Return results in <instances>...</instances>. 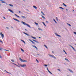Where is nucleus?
<instances>
[{
	"label": "nucleus",
	"mask_w": 76,
	"mask_h": 76,
	"mask_svg": "<svg viewBox=\"0 0 76 76\" xmlns=\"http://www.w3.org/2000/svg\"><path fill=\"white\" fill-rule=\"evenodd\" d=\"M12 63V64H14L15 65V66H17V65H16V64L14 63Z\"/></svg>",
	"instance_id": "33"
},
{
	"label": "nucleus",
	"mask_w": 76,
	"mask_h": 76,
	"mask_svg": "<svg viewBox=\"0 0 76 76\" xmlns=\"http://www.w3.org/2000/svg\"><path fill=\"white\" fill-rule=\"evenodd\" d=\"M38 29H39V31H42V30L40 28H38Z\"/></svg>",
	"instance_id": "31"
},
{
	"label": "nucleus",
	"mask_w": 76,
	"mask_h": 76,
	"mask_svg": "<svg viewBox=\"0 0 76 76\" xmlns=\"http://www.w3.org/2000/svg\"><path fill=\"white\" fill-rule=\"evenodd\" d=\"M20 66H21L22 67H26V64H20Z\"/></svg>",
	"instance_id": "2"
},
{
	"label": "nucleus",
	"mask_w": 76,
	"mask_h": 76,
	"mask_svg": "<svg viewBox=\"0 0 76 76\" xmlns=\"http://www.w3.org/2000/svg\"><path fill=\"white\" fill-rule=\"evenodd\" d=\"M74 34H75V35H76V32H74Z\"/></svg>",
	"instance_id": "47"
},
{
	"label": "nucleus",
	"mask_w": 76,
	"mask_h": 76,
	"mask_svg": "<svg viewBox=\"0 0 76 76\" xmlns=\"http://www.w3.org/2000/svg\"><path fill=\"white\" fill-rule=\"evenodd\" d=\"M67 24L68 25H69V26H71V25L67 23Z\"/></svg>",
	"instance_id": "30"
},
{
	"label": "nucleus",
	"mask_w": 76,
	"mask_h": 76,
	"mask_svg": "<svg viewBox=\"0 0 76 76\" xmlns=\"http://www.w3.org/2000/svg\"><path fill=\"white\" fill-rule=\"evenodd\" d=\"M44 46L45 47H46V48H47V49H48V48H47V46H46V45H44Z\"/></svg>",
	"instance_id": "35"
},
{
	"label": "nucleus",
	"mask_w": 76,
	"mask_h": 76,
	"mask_svg": "<svg viewBox=\"0 0 76 76\" xmlns=\"http://www.w3.org/2000/svg\"><path fill=\"white\" fill-rule=\"evenodd\" d=\"M2 34H2V32H1L0 33V35H1Z\"/></svg>",
	"instance_id": "50"
},
{
	"label": "nucleus",
	"mask_w": 76,
	"mask_h": 76,
	"mask_svg": "<svg viewBox=\"0 0 76 76\" xmlns=\"http://www.w3.org/2000/svg\"><path fill=\"white\" fill-rule=\"evenodd\" d=\"M7 73H9V74H10L11 75V73H10V72H7Z\"/></svg>",
	"instance_id": "48"
},
{
	"label": "nucleus",
	"mask_w": 76,
	"mask_h": 76,
	"mask_svg": "<svg viewBox=\"0 0 76 76\" xmlns=\"http://www.w3.org/2000/svg\"><path fill=\"white\" fill-rule=\"evenodd\" d=\"M56 20H57L58 21V18H57V17H56Z\"/></svg>",
	"instance_id": "42"
},
{
	"label": "nucleus",
	"mask_w": 76,
	"mask_h": 76,
	"mask_svg": "<svg viewBox=\"0 0 76 76\" xmlns=\"http://www.w3.org/2000/svg\"><path fill=\"white\" fill-rule=\"evenodd\" d=\"M33 47H34V48H35L36 49V50H38V48H37V47H36V46H35V45H33Z\"/></svg>",
	"instance_id": "12"
},
{
	"label": "nucleus",
	"mask_w": 76,
	"mask_h": 76,
	"mask_svg": "<svg viewBox=\"0 0 76 76\" xmlns=\"http://www.w3.org/2000/svg\"><path fill=\"white\" fill-rule=\"evenodd\" d=\"M0 58H3L2 57H1V56L0 55Z\"/></svg>",
	"instance_id": "44"
},
{
	"label": "nucleus",
	"mask_w": 76,
	"mask_h": 76,
	"mask_svg": "<svg viewBox=\"0 0 76 76\" xmlns=\"http://www.w3.org/2000/svg\"><path fill=\"white\" fill-rule=\"evenodd\" d=\"M6 28H7V29H9V28L8 27H6Z\"/></svg>",
	"instance_id": "36"
},
{
	"label": "nucleus",
	"mask_w": 76,
	"mask_h": 76,
	"mask_svg": "<svg viewBox=\"0 0 76 76\" xmlns=\"http://www.w3.org/2000/svg\"><path fill=\"white\" fill-rule=\"evenodd\" d=\"M64 6H65V7H67V5H64Z\"/></svg>",
	"instance_id": "51"
},
{
	"label": "nucleus",
	"mask_w": 76,
	"mask_h": 76,
	"mask_svg": "<svg viewBox=\"0 0 76 76\" xmlns=\"http://www.w3.org/2000/svg\"><path fill=\"white\" fill-rule=\"evenodd\" d=\"M35 24H36V25H38V23H37L36 22H35Z\"/></svg>",
	"instance_id": "38"
},
{
	"label": "nucleus",
	"mask_w": 76,
	"mask_h": 76,
	"mask_svg": "<svg viewBox=\"0 0 76 76\" xmlns=\"http://www.w3.org/2000/svg\"><path fill=\"white\" fill-rule=\"evenodd\" d=\"M63 4L64 6L65 5V4H64V3H63Z\"/></svg>",
	"instance_id": "55"
},
{
	"label": "nucleus",
	"mask_w": 76,
	"mask_h": 76,
	"mask_svg": "<svg viewBox=\"0 0 76 76\" xmlns=\"http://www.w3.org/2000/svg\"><path fill=\"white\" fill-rule=\"evenodd\" d=\"M11 28H12V29H13V27L11 26Z\"/></svg>",
	"instance_id": "56"
},
{
	"label": "nucleus",
	"mask_w": 76,
	"mask_h": 76,
	"mask_svg": "<svg viewBox=\"0 0 76 76\" xmlns=\"http://www.w3.org/2000/svg\"><path fill=\"white\" fill-rule=\"evenodd\" d=\"M37 54L38 56H39V54Z\"/></svg>",
	"instance_id": "60"
},
{
	"label": "nucleus",
	"mask_w": 76,
	"mask_h": 76,
	"mask_svg": "<svg viewBox=\"0 0 76 76\" xmlns=\"http://www.w3.org/2000/svg\"><path fill=\"white\" fill-rule=\"evenodd\" d=\"M48 72H49L50 73V74H51V75H53V74H52V73L51 72H50V71L48 70Z\"/></svg>",
	"instance_id": "29"
},
{
	"label": "nucleus",
	"mask_w": 76,
	"mask_h": 76,
	"mask_svg": "<svg viewBox=\"0 0 76 76\" xmlns=\"http://www.w3.org/2000/svg\"><path fill=\"white\" fill-rule=\"evenodd\" d=\"M53 20H54V22H55V23H57V22H56V20H55L54 19H53Z\"/></svg>",
	"instance_id": "26"
},
{
	"label": "nucleus",
	"mask_w": 76,
	"mask_h": 76,
	"mask_svg": "<svg viewBox=\"0 0 76 76\" xmlns=\"http://www.w3.org/2000/svg\"><path fill=\"white\" fill-rule=\"evenodd\" d=\"M0 42H2V43H3V41L0 40Z\"/></svg>",
	"instance_id": "46"
},
{
	"label": "nucleus",
	"mask_w": 76,
	"mask_h": 76,
	"mask_svg": "<svg viewBox=\"0 0 76 76\" xmlns=\"http://www.w3.org/2000/svg\"><path fill=\"white\" fill-rule=\"evenodd\" d=\"M18 67V65H16Z\"/></svg>",
	"instance_id": "63"
},
{
	"label": "nucleus",
	"mask_w": 76,
	"mask_h": 76,
	"mask_svg": "<svg viewBox=\"0 0 76 76\" xmlns=\"http://www.w3.org/2000/svg\"><path fill=\"white\" fill-rule=\"evenodd\" d=\"M66 10L67 11V10H68L67 9H66Z\"/></svg>",
	"instance_id": "62"
},
{
	"label": "nucleus",
	"mask_w": 76,
	"mask_h": 76,
	"mask_svg": "<svg viewBox=\"0 0 76 76\" xmlns=\"http://www.w3.org/2000/svg\"><path fill=\"white\" fill-rule=\"evenodd\" d=\"M29 41H30L32 43H33V44H35V43H34V42L33 41H32L30 39H29Z\"/></svg>",
	"instance_id": "7"
},
{
	"label": "nucleus",
	"mask_w": 76,
	"mask_h": 76,
	"mask_svg": "<svg viewBox=\"0 0 76 76\" xmlns=\"http://www.w3.org/2000/svg\"><path fill=\"white\" fill-rule=\"evenodd\" d=\"M44 66H46V67H47V65L45 64V65H44Z\"/></svg>",
	"instance_id": "45"
},
{
	"label": "nucleus",
	"mask_w": 76,
	"mask_h": 76,
	"mask_svg": "<svg viewBox=\"0 0 76 76\" xmlns=\"http://www.w3.org/2000/svg\"><path fill=\"white\" fill-rule=\"evenodd\" d=\"M42 23H43V25H44L45 26H46V25H45V23H44V22H42Z\"/></svg>",
	"instance_id": "27"
},
{
	"label": "nucleus",
	"mask_w": 76,
	"mask_h": 76,
	"mask_svg": "<svg viewBox=\"0 0 76 76\" xmlns=\"http://www.w3.org/2000/svg\"><path fill=\"white\" fill-rule=\"evenodd\" d=\"M36 60L37 62H38L39 61H38L37 59H36Z\"/></svg>",
	"instance_id": "40"
},
{
	"label": "nucleus",
	"mask_w": 76,
	"mask_h": 76,
	"mask_svg": "<svg viewBox=\"0 0 76 76\" xmlns=\"http://www.w3.org/2000/svg\"><path fill=\"white\" fill-rule=\"evenodd\" d=\"M57 70H58V71H60V69H58Z\"/></svg>",
	"instance_id": "49"
},
{
	"label": "nucleus",
	"mask_w": 76,
	"mask_h": 76,
	"mask_svg": "<svg viewBox=\"0 0 76 76\" xmlns=\"http://www.w3.org/2000/svg\"><path fill=\"white\" fill-rule=\"evenodd\" d=\"M25 31H28V30H27L26 29H25Z\"/></svg>",
	"instance_id": "53"
},
{
	"label": "nucleus",
	"mask_w": 76,
	"mask_h": 76,
	"mask_svg": "<svg viewBox=\"0 0 76 76\" xmlns=\"http://www.w3.org/2000/svg\"><path fill=\"white\" fill-rule=\"evenodd\" d=\"M41 13H42V15H45V14H44V12H42V11L41 12Z\"/></svg>",
	"instance_id": "19"
},
{
	"label": "nucleus",
	"mask_w": 76,
	"mask_h": 76,
	"mask_svg": "<svg viewBox=\"0 0 76 76\" xmlns=\"http://www.w3.org/2000/svg\"><path fill=\"white\" fill-rule=\"evenodd\" d=\"M23 34H25L26 35H27V36H30L28 34L26 33L25 32H23Z\"/></svg>",
	"instance_id": "10"
},
{
	"label": "nucleus",
	"mask_w": 76,
	"mask_h": 76,
	"mask_svg": "<svg viewBox=\"0 0 76 76\" xmlns=\"http://www.w3.org/2000/svg\"><path fill=\"white\" fill-rule=\"evenodd\" d=\"M3 18L4 19H6V17H3Z\"/></svg>",
	"instance_id": "43"
},
{
	"label": "nucleus",
	"mask_w": 76,
	"mask_h": 76,
	"mask_svg": "<svg viewBox=\"0 0 76 76\" xmlns=\"http://www.w3.org/2000/svg\"><path fill=\"white\" fill-rule=\"evenodd\" d=\"M49 56L50 57H53V58H55L56 59V57H55V56H53L50 54H49Z\"/></svg>",
	"instance_id": "3"
},
{
	"label": "nucleus",
	"mask_w": 76,
	"mask_h": 76,
	"mask_svg": "<svg viewBox=\"0 0 76 76\" xmlns=\"http://www.w3.org/2000/svg\"><path fill=\"white\" fill-rule=\"evenodd\" d=\"M13 19H14V20H15L16 21H17V22H20V21H19L17 19L13 18Z\"/></svg>",
	"instance_id": "4"
},
{
	"label": "nucleus",
	"mask_w": 76,
	"mask_h": 76,
	"mask_svg": "<svg viewBox=\"0 0 76 76\" xmlns=\"http://www.w3.org/2000/svg\"><path fill=\"white\" fill-rule=\"evenodd\" d=\"M69 46L70 47H72V48H73V47L72 46H71V45H69Z\"/></svg>",
	"instance_id": "39"
},
{
	"label": "nucleus",
	"mask_w": 76,
	"mask_h": 76,
	"mask_svg": "<svg viewBox=\"0 0 76 76\" xmlns=\"http://www.w3.org/2000/svg\"><path fill=\"white\" fill-rule=\"evenodd\" d=\"M21 23H23V25H26L28 27H29V28H31V26L27 24H26V23H25V22H23V21L21 22Z\"/></svg>",
	"instance_id": "1"
},
{
	"label": "nucleus",
	"mask_w": 76,
	"mask_h": 76,
	"mask_svg": "<svg viewBox=\"0 0 76 76\" xmlns=\"http://www.w3.org/2000/svg\"><path fill=\"white\" fill-rule=\"evenodd\" d=\"M15 16H16L17 17V18H20V17H19V16L15 14Z\"/></svg>",
	"instance_id": "16"
},
{
	"label": "nucleus",
	"mask_w": 76,
	"mask_h": 76,
	"mask_svg": "<svg viewBox=\"0 0 76 76\" xmlns=\"http://www.w3.org/2000/svg\"><path fill=\"white\" fill-rule=\"evenodd\" d=\"M21 16L22 18H24L25 19V18H26V17H25L24 16L22 15Z\"/></svg>",
	"instance_id": "22"
},
{
	"label": "nucleus",
	"mask_w": 76,
	"mask_h": 76,
	"mask_svg": "<svg viewBox=\"0 0 76 76\" xmlns=\"http://www.w3.org/2000/svg\"><path fill=\"white\" fill-rule=\"evenodd\" d=\"M19 59L21 62H23V60L21 59L20 57Z\"/></svg>",
	"instance_id": "11"
},
{
	"label": "nucleus",
	"mask_w": 76,
	"mask_h": 76,
	"mask_svg": "<svg viewBox=\"0 0 76 76\" xmlns=\"http://www.w3.org/2000/svg\"><path fill=\"white\" fill-rule=\"evenodd\" d=\"M21 51H23V52H24V50L22 49L21 48Z\"/></svg>",
	"instance_id": "32"
},
{
	"label": "nucleus",
	"mask_w": 76,
	"mask_h": 76,
	"mask_svg": "<svg viewBox=\"0 0 76 76\" xmlns=\"http://www.w3.org/2000/svg\"><path fill=\"white\" fill-rule=\"evenodd\" d=\"M1 37L3 39V38H4V34H2L1 35Z\"/></svg>",
	"instance_id": "14"
},
{
	"label": "nucleus",
	"mask_w": 76,
	"mask_h": 76,
	"mask_svg": "<svg viewBox=\"0 0 76 76\" xmlns=\"http://www.w3.org/2000/svg\"><path fill=\"white\" fill-rule=\"evenodd\" d=\"M1 2L2 3H6V2L4 1H1Z\"/></svg>",
	"instance_id": "20"
},
{
	"label": "nucleus",
	"mask_w": 76,
	"mask_h": 76,
	"mask_svg": "<svg viewBox=\"0 0 76 76\" xmlns=\"http://www.w3.org/2000/svg\"><path fill=\"white\" fill-rule=\"evenodd\" d=\"M23 62H27V61L25 60H23Z\"/></svg>",
	"instance_id": "23"
},
{
	"label": "nucleus",
	"mask_w": 76,
	"mask_h": 76,
	"mask_svg": "<svg viewBox=\"0 0 76 76\" xmlns=\"http://www.w3.org/2000/svg\"><path fill=\"white\" fill-rule=\"evenodd\" d=\"M18 67H20V66H18Z\"/></svg>",
	"instance_id": "64"
},
{
	"label": "nucleus",
	"mask_w": 76,
	"mask_h": 76,
	"mask_svg": "<svg viewBox=\"0 0 76 76\" xmlns=\"http://www.w3.org/2000/svg\"><path fill=\"white\" fill-rule=\"evenodd\" d=\"M55 34L56 36H58V37H61V36L58 35L57 33H56Z\"/></svg>",
	"instance_id": "8"
},
{
	"label": "nucleus",
	"mask_w": 76,
	"mask_h": 76,
	"mask_svg": "<svg viewBox=\"0 0 76 76\" xmlns=\"http://www.w3.org/2000/svg\"><path fill=\"white\" fill-rule=\"evenodd\" d=\"M2 49H3V48H0V51L1 50H2Z\"/></svg>",
	"instance_id": "41"
},
{
	"label": "nucleus",
	"mask_w": 76,
	"mask_h": 76,
	"mask_svg": "<svg viewBox=\"0 0 76 76\" xmlns=\"http://www.w3.org/2000/svg\"><path fill=\"white\" fill-rule=\"evenodd\" d=\"M18 12H19V13H20V11H19Z\"/></svg>",
	"instance_id": "57"
},
{
	"label": "nucleus",
	"mask_w": 76,
	"mask_h": 76,
	"mask_svg": "<svg viewBox=\"0 0 76 76\" xmlns=\"http://www.w3.org/2000/svg\"><path fill=\"white\" fill-rule=\"evenodd\" d=\"M8 10L9 11H10V12H11V13H14V12H13V11L9 9H8Z\"/></svg>",
	"instance_id": "6"
},
{
	"label": "nucleus",
	"mask_w": 76,
	"mask_h": 76,
	"mask_svg": "<svg viewBox=\"0 0 76 76\" xmlns=\"http://www.w3.org/2000/svg\"><path fill=\"white\" fill-rule=\"evenodd\" d=\"M63 51H64V53L66 54H67V53L66 52V51H65V50H63Z\"/></svg>",
	"instance_id": "25"
},
{
	"label": "nucleus",
	"mask_w": 76,
	"mask_h": 76,
	"mask_svg": "<svg viewBox=\"0 0 76 76\" xmlns=\"http://www.w3.org/2000/svg\"><path fill=\"white\" fill-rule=\"evenodd\" d=\"M46 23H48V21H46Z\"/></svg>",
	"instance_id": "58"
},
{
	"label": "nucleus",
	"mask_w": 76,
	"mask_h": 76,
	"mask_svg": "<svg viewBox=\"0 0 76 76\" xmlns=\"http://www.w3.org/2000/svg\"><path fill=\"white\" fill-rule=\"evenodd\" d=\"M42 18H43V19H45V17H44V16H42Z\"/></svg>",
	"instance_id": "24"
},
{
	"label": "nucleus",
	"mask_w": 76,
	"mask_h": 76,
	"mask_svg": "<svg viewBox=\"0 0 76 76\" xmlns=\"http://www.w3.org/2000/svg\"><path fill=\"white\" fill-rule=\"evenodd\" d=\"M33 7L35 9H37V7H36L35 6H33Z\"/></svg>",
	"instance_id": "15"
},
{
	"label": "nucleus",
	"mask_w": 76,
	"mask_h": 76,
	"mask_svg": "<svg viewBox=\"0 0 76 76\" xmlns=\"http://www.w3.org/2000/svg\"><path fill=\"white\" fill-rule=\"evenodd\" d=\"M11 61H12V62H14V60H13V59H12V60H11Z\"/></svg>",
	"instance_id": "37"
},
{
	"label": "nucleus",
	"mask_w": 76,
	"mask_h": 76,
	"mask_svg": "<svg viewBox=\"0 0 76 76\" xmlns=\"http://www.w3.org/2000/svg\"><path fill=\"white\" fill-rule=\"evenodd\" d=\"M31 38H33V39H36L37 38L35 37H34L32 36H31Z\"/></svg>",
	"instance_id": "18"
},
{
	"label": "nucleus",
	"mask_w": 76,
	"mask_h": 76,
	"mask_svg": "<svg viewBox=\"0 0 76 76\" xmlns=\"http://www.w3.org/2000/svg\"><path fill=\"white\" fill-rule=\"evenodd\" d=\"M68 70H69L70 72H71V73H73V72L72 70L70 69H68Z\"/></svg>",
	"instance_id": "9"
},
{
	"label": "nucleus",
	"mask_w": 76,
	"mask_h": 76,
	"mask_svg": "<svg viewBox=\"0 0 76 76\" xmlns=\"http://www.w3.org/2000/svg\"><path fill=\"white\" fill-rule=\"evenodd\" d=\"M9 6H11V7H13V5L12 4H9Z\"/></svg>",
	"instance_id": "17"
},
{
	"label": "nucleus",
	"mask_w": 76,
	"mask_h": 76,
	"mask_svg": "<svg viewBox=\"0 0 76 76\" xmlns=\"http://www.w3.org/2000/svg\"><path fill=\"white\" fill-rule=\"evenodd\" d=\"M20 40L21 41H22V42H23L24 44H25V41H23V40L21 39Z\"/></svg>",
	"instance_id": "21"
},
{
	"label": "nucleus",
	"mask_w": 76,
	"mask_h": 76,
	"mask_svg": "<svg viewBox=\"0 0 76 76\" xmlns=\"http://www.w3.org/2000/svg\"><path fill=\"white\" fill-rule=\"evenodd\" d=\"M72 49L73 50H75V49H74V48H73Z\"/></svg>",
	"instance_id": "52"
},
{
	"label": "nucleus",
	"mask_w": 76,
	"mask_h": 76,
	"mask_svg": "<svg viewBox=\"0 0 76 76\" xmlns=\"http://www.w3.org/2000/svg\"><path fill=\"white\" fill-rule=\"evenodd\" d=\"M47 70L48 71V70H48V68H47Z\"/></svg>",
	"instance_id": "54"
},
{
	"label": "nucleus",
	"mask_w": 76,
	"mask_h": 76,
	"mask_svg": "<svg viewBox=\"0 0 76 76\" xmlns=\"http://www.w3.org/2000/svg\"><path fill=\"white\" fill-rule=\"evenodd\" d=\"M60 9H63V10H64V8H63L62 7H59Z\"/></svg>",
	"instance_id": "28"
},
{
	"label": "nucleus",
	"mask_w": 76,
	"mask_h": 76,
	"mask_svg": "<svg viewBox=\"0 0 76 76\" xmlns=\"http://www.w3.org/2000/svg\"><path fill=\"white\" fill-rule=\"evenodd\" d=\"M32 40V41H33L35 42H37V43L38 44H39V42H38V41H37L35 40H34V39H33Z\"/></svg>",
	"instance_id": "5"
},
{
	"label": "nucleus",
	"mask_w": 76,
	"mask_h": 76,
	"mask_svg": "<svg viewBox=\"0 0 76 76\" xmlns=\"http://www.w3.org/2000/svg\"><path fill=\"white\" fill-rule=\"evenodd\" d=\"M4 51H9V50L6 49H4Z\"/></svg>",
	"instance_id": "34"
},
{
	"label": "nucleus",
	"mask_w": 76,
	"mask_h": 76,
	"mask_svg": "<svg viewBox=\"0 0 76 76\" xmlns=\"http://www.w3.org/2000/svg\"><path fill=\"white\" fill-rule=\"evenodd\" d=\"M4 0H0V1H4Z\"/></svg>",
	"instance_id": "59"
},
{
	"label": "nucleus",
	"mask_w": 76,
	"mask_h": 76,
	"mask_svg": "<svg viewBox=\"0 0 76 76\" xmlns=\"http://www.w3.org/2000/svg\"><path fill=\"white\" fill-rule=\"evenodd\" d=\"M39 38H41V37H39Z\"/></svg>",
	"instance_id": "61"
},
{
	"label": "nucleus",
	"mask_w": 76,
	"mask_h": 76,
	"mask_svg": "<svg viewBox=\"0 0 76 76\" xmlns=\"http://www.w3.org/2000/svg\"><path fill=\"white\" fill-rule=\"evenodd\" d=\"M65 60L66 61H68V62H69V60H68V59H67V58H65Z\"/></svg>",
	"instance_id": "13"
}]
</instances>
